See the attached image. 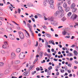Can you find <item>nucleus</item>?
I'll use <instances>...</instances> for the list:
<instances>
[{
  "label": "nucleus",
  "instance_id": "nucleus-1",
  "mask_svg": "<svg viewBox=\"0 0 78 78\" xmlns=\"http://www.w3.org/2000/svg\"><path fill=\"white\" fill-rule=\"evenodd\" d=\"M30 71H25L23 73L22 75L24 76H29L30 75Z\"/></svg>",
  "mask_w": 78,
  "mask_h": 78
},
{
  "label": "nucleus",
  "instance_id": "nucleus-2",
  "mask_svg": "<svg viewBox=\"0 0 78 78\" xmlns=\"http://www.w3.org/2000/svg\"><path fill=\"white\" fill-rule=\"evenodd\" d=\"M19 33L20 34V39H23L25 37L23 34L21 32H19Z\"/></svg>",
  "mask_w": 78,
  "mask_h": 78
},
{
  "label": "nucleus",
  "instance_id": "nucleus-3",
  "mask_svg": "<svg viewBox=\"0 0 78 78\" xmlns=\"http://www.w3.org/2000/svg\"><path fill=\"white\" fill-rule=\"evenodd\" d=\"M76 17H77V15L75 14H73L71 16V19H72L73 20H74L75 19H76Z\"/></svg>",
  "mask_w": 78,
  "mask_h": 78
},
{
  "label": "nucleus",
  "instance_id": "nucleus-4",
  "mask_svg": "<svg viewBox=\"0 0 78 78\" xmlns=\"http://www.w3.org/2000/svg\"><path fill=\"white\" fill-rule=\"evenodd\" d=\"M24 57H25V55H23V52L21 53L19 56L20 59H23Z\"/></svg>",
  "mask_w": 78,
  "mask_h": 78
},
{
  "label": "nucleus",
  "instance_id": "nucleus-5",
  "mask_svg": "<svg viewBox=\"0 0 78 78\" xmlns=\"http://www.w3.org/2000/svg\"><path fill=\"white\" fill-rule=\"evenodd\" d=\"M6 30L9 33H11L12 31V30L11 27H7L6 29Z\"/></svg>",
  "mask_w": 78,
  "mask_h": 78
},
{
  "label": "nucleus",
  "instance_id": "nucleus-6",
  "mask_svg": "<svg viewBox=\"0 0 78 78\" xmlns=\"http://www.w3.org/2000/svg\"><path fill=\"white\" fill-rule=\"evenodd\" d=\"M48 20L51 21V23L54 21V17L53 16H50L48 18Z\"/></svg>",
  "mask_w": 78,
  "mask_h": 78
},
{
  "label": "nucleus",
  "instance_id": "nucleus-7",
  "mask_svg": "<svg viewBox=\"0 0 78 78\" xmlns=\"http://www.w3.org/2000/svg\"><path fill=\"white\" fill-rule=\"evenodd\" d=\"M44 54V52L43 51L40 52L39 53V58L41 59L43 56V54Z\"/></svg>",
  "mask_w": 78,
  "mask_h": 78
},
{
  "label": "nucleus",
  "instance_id": "nucleus-8",
  "mask_svg": "<svg viewBox=\"0 0 78 78\" xmlns=\"http://www.w3.org/2000/svg\"><path fill=\"white\" fill-rule=\"evenodd\" d=\"M51 23L52 25H54V26H56L58 24V23L56 22V21H53L52 22H51Z\"/></svg>",
  "mask_w": 78,
  "mask_h": 78
},
{
  "label": "nucleus",
  "instance_id": "nucleus-9",
  "mask_svg": "<svg viewBox=\"0 0 78 78\" xmlns=\"http://www.w3.org/2000/svg\"><path fill=\"white\" fill-rule=\"evenodd\" d=\"M58 9L60 12H64V10L62 9V7H61L60 6H59L58 7Z\"/></svg>",
  "mask_w": 78,
  "mask_h": 78
},
{
  "label": "nucleus",
  "instance_id": "nucleus-10",
  "mask_svg": "<svg viewBox=\"0 0 78 78\" xmlns=\"http://www.w3.org/2000/svg\"><path fill=\"white\" fill-rule=\"evenodd\" d=\"M15 56H16V55L14 52H12L11 54V58H12V59H13V58H15Z\"/></svg>",
  "mask_w": 78,
  "mask_h": 78
},
{
  "label": "nucleus",
  "instance_id": "nucleus-11",
  "mask_svg": "<svg viewBox=\"0 0 78 78\" xmlns=\"http://www.w3.org/2000/svg\"><path fill=\"white\" fill-rule=\"evenodd\" d=\"M61 12L59 11H57L55 13V16H58V15H59L60 14Z\"/></svg>",
  "mask_w": 78,
  "mask_h": 78
},
{
  "label": "nucleus",
  "instance_id": "nucleus-12",
  "mask_svg": "<svg viewBox=\"0 0 78 78\" xmlns=\"http://www.w3.org/2000/svg\"><path fill=\"white\" fill-rule=\"evenodd\" d=\"M62 13L61 12H60V13L58 15V17L61 18V17H62L63 16H64V13H63V12Z\"/></svg>",
  "mask_w": 78,
  "mask_h": 78
},
{
  "label": "nucleus",
  "instance_id": "nucleus-13",
  "mask_svg": "<svg viewBox=\"0 0 78 78\" xmlns=\"http://www.w3.org/2000/svg\"><path fill=\"white\" fill-rule=\"evenodd\" d=\"M27 6H28L32 7L34 6V5H33V4L30 2H29L27 4Z\"/></svg>",
  "mask_w": 78,
  "mask_h": 78
},
{
  "label": "nucleus",
  "instance_id": "nucleus-14",
  "mask_svg": "<svg viewBox=\"0 0 78 78\" xmlns=\"http://www.w3.org/2000/svg\"><path fill=\"white\" fill-rule=\"evenodd\" d=\"M75 4L73 3L71 5V9H73V8H74L75 7Z\"/></svg>",
  "mask_w": 78,
  "mask_h": 78
},
{
  "label": "nucleus",
  "instance_id": "nucleus-15",
  "mask_svg": "<svg viewBox=\"0 0 78 78\" xmlns=\"http://www.w3.org/2000/svg\"><path fill=\"white\" fill-rule=\"evenodd\" d=\"M21 51V49H20V48H17L16 50V53H20Z\"/></svg>",
  "mask_w": 78,
  "mask_h": 78
},
{
  "label": "nucleus",
  "instance_id": "nucleus-16",
  "mask_svg": "<svg viewBox=\"0 0 78 78\" xmlns=\"http://www.w3.org/2000/svg\"><path fill=\"white\" fill-rule=\"evenodd\" d=\"M9 69H7L5 71L4 73H5V74L6 75H7V74H8V73H9Z\"/></svg>",
  "mask_w": 78,
  "mask_h": 78
},
{
  "label": "nucleus",
  "instance_id": "nucleus-17",
  "mask_svg": "<svg viewBox=\"0 0 78 78\" xmlns=\"http://www.w3.org/2000/svg\"><path fill=\"white\" fill-rule=\"evenodd\" d=\"M49 44H52L53 45H55V44L54 43V41L53 40H50L49 41Z\"/></svg>",
  "mask_w": 78,
  "mask_h": 78
},
{
  "label": "nucleus",
  "instance_id": "nucleus-18",
  "mask_svg": "<svg viewBox=\"0 0 78 78\" xmlns=\"http://www.w3.org/2000/svg\"><path fill=\"white\" fill-rule=\"evenodd\" d=\"M9 38L11 39H12V40L14 39V38H13V37H14V36L12 35L11 34H10L9 35Z\"/></svg>",
  "mask_w": 78,
  "mask_h": 78
},
{
  "label": "nucleus",
  "instance_id": "nucleus-19",
  "mask_svg": "<svg viewBox=\"0 0 78 78\" xmlns=\"http://www.w3.org/2000/svg\"><path fill=\"white\" fill-rule=\"evenodd\" d=\"M1 52L2 55H5V54H6V52H5V51L4 50H1Z\"/></svg>",
  "mask_w": 78,
  "mask_h": 78
},
{
  "label": "nucleus",
  "instance_id": "nucleus-20",
  "mask_svg": "<svg viewBox=\"0 0 78 78\" xmlns=\"http://www.w3.org/2000/svg\"><path fill=\"white\" fill-rule=\"evenodd\" d=\"M24 31H26V33H25V35L26 37H28V36H29V34L28 33V32L26 30H24Z\"/></svg>",
  "mask_w": 78,
  "mask_h": 78
},
{
  "label": "nucleus",
  "instance_id": "nucleus-21",
  "mask_svg": "<svg viewBox=\"0 0 78 78\" xmlns=\"http://www.w3.org/2000/svg\"><path fill=\"white\" fill-rule=\"evenodd\" d=\"M72 9H73L72 11L73 12L75 13L76 12V10H77V9L74 8Z\"/></svg>",
  "mask_w": 78,
  "mask_h": 78
},
{
  "label": "nucleus",
  "instance_id": "nucleus-22",
  "mask_svg": "<svg viewBox=\"0 0 78 78\" xmlns=\"http://www.w3.org/2000/svg\"><path fill=\"white\" fill-rule=\"evenodd\" d=\"M62 33L63 35L65 36V35H66V34L67 33V31H66V30H65L62 31Z\"/></svg>",
  "mask_w": 78,
  "mask_h": 78
},
{
  "label": "nucleus",
  "instance_id": "nucleus-23",
  "mask_svg": "<svg viewBox=\"0 0 78 78\" xmlns=\"http://www.w3.org/2000/svg\"><path fill=\"white\" fill-rule=\"evenodd\" d=\"M47 1H44L43 2V4L44 6H47Z\"/></svg>",
  "mask_w": 78,
  "mask_h": 78
},
{
  "label": "nucleus",
  "instance_id": "nucleus-24",
  "mask_svg": "<svg viewBox=\"0 0 78 78\" xmlns=\"http://www.w3.org/2000/svg\"><path fill=\"white\" fill-rule=\"evenodd\" d=\"M69 10H70V7H67L65 9V11L66 12H68V11H69Z\"/></svg>",
  "mask_w": 78,
  "mask_h": 78
},
{
  "label": "nucleus",
  "instance_id": "nucleus-25",
  "mask_svg": "<svg viewBox=\"0 0 78 78\" xmlns=\"http://www.w3.org/2000/svg\"><path fill=\"white\" fill-rule=\"evenodd\" d=\"M51 74V70H48L47 72V75H50Z\"/></svg>",
  "mask_w": 78,
  "mask_h": 78
},
{
  "label": "nucleus",
  "instance_id": "nucleus-26",
  "mask_svg": "<svg viewBox=\"0 0 78 78\" xmlns=\"http://www.w3.org/2000/svg\"><path fill=\"white\" fill-rule=\"evenodd\" d=\"M20 62L19 60H17L15 62V63L16 64H19Z\"/></svg>",
  "mask_w": 78,
  "mask_h": 78
},
{
  "label": "nucleus",
  "instance_id": "nucleus-27",
  "mask_svg": "<svg viewBox=\"0 0 78 78\" xmlns=\"http://www.w3.org/2000/svg\"><path fill=\"white\" fill-rule=\"evenodd\" d=\"M67 56H73V54L71 53H68V55H67Z\"/></svg>",
  "mask_w": 78,
  "mask_h": 78
},
{
  "label": "nucleus",
  "instance_id": "nucleus-28",
  "mask_svg": "<svg viewBox=\"0 0 78 78\" xmlns=\"http://www.w3.org/2000/svg\"><path fill=\"white\" fill-rule=\"evenodd\" d=\"M2 48H4L5 49H6V48H7V46L6 45L3 44L2 46Z\"/></svg>",
  "mask_w": 78,
  "mask_h": 78
},
{
  "label": "nucleus",
  "instance_id": "nucleus-29",
  "mask_svg": "<svg viewBox=\"0 0 78 78\" xmlns=\"http://www.w3.org/2000/svg\"><path fill=\"white\" fill-rule=\"evenodd\" d=\"M50 7L51 9H53L54 8V5L53 4H51L50 5Z\"/></svg>",
  "mask_w": 78,
  "mask_h": 78
},
{
  "label": "nucleus",
  "instance_id": "nucleus-30",
  "mask_svg": "<svg viewBox=\"0 0 78 78\" xmlns=\"http://www.w3.org/2000/svg\"><path fill=\"white\" fill-rule=\"evenodd\" d=\"M53 3H54V2L53 1V0H51L49 2V4L51 5V4H53Z\"/></svg>",
  "mask_w": 78,
  "mask_h": 78
},
{
  "label": "nucleus",
  "instance_id": "nucleus-31",
  "mask_svg": "<svg viewBox=\"0 0 78 78\" xmlns=\"http://www.w3.org/2000/svg\"><path fill=\"white\" fill-rule=\"evenodd\" d=\"M28 28H29L30 31V32H32L33 31H32V27L31 26H30V27H29Z\"/></svg>",
  "mask_w": 78,
  "mask_h": 78
},
{
  "label": "nucleus",
  "instance_id": "nucleus-32",
  "mask_svg": "<svg viewBox=\"0 0 78 78\" xmlns=\"http://www.w3.org/2000/svg\"><path fill=\"white\" fill-rule=\"evenodd\" d=\"M37 60H38V58H36L33 63V64H35V63H36V62H37Z\"/></svg>",
  "mask_w": 78,
  "mask_h": 78
},
{
  "label": "nucleus",
  "instance_id": "nucleus-33",
  "mask_svg": "<svg viewBox=\"0 0 78 78\" xmlns=\"http://www.w3.org/2000/svg\"><path fill=\"white\" fill-rule=\"evenodd\" d=\"M4 66V63L3 62H0V67H2Z\"/></svg>",
  "mask_w": 78,
  "mask_h": 78
},
{
  "label": "nucleus",
  "instance_id": "nucleus-34",
  "mask_svg": "<svg viewBox=\"0 0 78 78\" xmlns=\"http://www.w3.org/2000/svg\"><path fill=\"white\" fill-rule=\"evenodd\" d=\"M66 20V17H63V18H62L61 19V20H62L63 22L65 21Z\"/></svg>",
  "mask_w": 78,
  "mask_h": 78
},
{
  "label": "nucleus",
  "instance_id": "nucleus-35",
  "mask_svg": "<svg viewBox=\"0 0 78 78\" xmlns=\"http://www.w3.org/2000/svg\"><path fill=\"white\" fill-rule=\"evenodd\" d=\"M31 35L32 36V38H34V34L33 33V31L31 32Z\"/></svg>",
  "mask_w": 78,
  "mask_h": 78
},
{
  "label": "nucleus",
  "instance_id": "nucleus-36",
  "mask_svg": "<svg viewBox=\"0 0 78 78\" xmlns=\"http://www.w3.org/2000/svg\"><path fill=\"white\" fill-rule=\"evenodd\" d=\"M4 45H8V42H7V41H5L4 42Z\"/></svg>",
  "mask_w": 78,
  "mask_h": 78
},
{
  "label": "nucleus",
  "instance_id": "nucleus-37",
  "mask_svg": "<svg viewBox=\"0 0 78 78\" xmlns=\"http://www.w3.org/2000/svg\"><path fill=\"white\" fill-rule=\"evenodd\" d=\"M71 15H72V13H71V12H69L68 14H67L68 16L69 17H70V16Z\"/></svg>",
  "mask_w": 78,
  "mask_h": 78
},
{
  "label": "nucleus",
  "instance_id": "nucleus-38",
  "mask_svg": "<svg viewBox=\"0 0 78 78\" xmlns=\"http://www.w3.org/2000/svg\"><path fill=\"white\" fill-rule=\"evenodd\" d=\"M63 7L64 8H66L67 7V4L65 3L63 4Z\"/></svg>",
  "mask_w": 78,
  "mask_h": 78
},
{
  "label": "nucleus",
  "instance_id": "nucleus-39",
  "mask_svg": "<svg viewBox=\"0 0 78 78\" xmlns=\"http://www.w3.org/2000/svg\"><path fill=\"white\" fill-rule=\"evenodd\" d=\"M67 3L69 5L70 4V2H71V0H67Z\"/></svg>",
  "mask_w": 78,
  "mask_h": 78
},
{
  "label": "nucleus",
  "instance_id": "nucleus-40",
  "mask_svg": "<svg viewBox=\"0 0 78 78\" xmlns=\"http://www.w3.org/2000/svg\"><path fill=\"white\" fill-rule=\"evenodd\" d=\"M12 76H16V73H13L11 75Z\"/></svg>",
  "mask_w": 78,
  "mask_h": 78
},
{
  "label": "nucleus",
  "instance_id": "nucleus-41",
  "mask_svg": "<svg viewBox=\"0 0 78 78\" xmlns=\"http://www.w3.org/2000/svg\"><path fill=\"white\" fill-rule=\"evenodd\" d=\"M37 15L38 17H42V15L41 14H39V13H37Z\"/></svg>",
  "mask_w": 78,
  "mask_h": 78
},
{
  "label": "nucleus",
  "instance_id": "nucleus-42",
  "mask_svg": "<svg viewBox=\"0 0 78 78\" xmlns=\"http://www.w3.org/2000/svg\"><path fill=\"white\" fill-rule=\"evenodd\" d=\"M18 13L19 14H20V11H21V10H20V9L19 8L18 9Z\"/></svg>",
  "mask_w": 78,
  "mask_h": 78
},
{
  "label": "nucleus",
  "instance_id": "nucleus-43",
  "mask_svg": "<svg viewBox=\"0 0 78 78\" xmlns=\"http://www.w3.org/2000/svg\"><path fill=\"white\" fill-rule=\"evenodd\" d=\"M52 69V66H50L48 68V69L49 70H51V69Z\"/></svg>",
  "mask_w": 78,
  "mask_h": 78
},
{
  "label": "nucleus",
  "instance_id": "nucleus-44",
  "mask_svg": "<svg viewBox=\"0 0 78 78\" xmlns=\"http://www.w3.org/2000/svg\"><path fill=\"white\" fill-rule=\"evenodd\" d=\"M74 53L75 54V55H76L78 54V52H77V51H74Z\"/></svg>",
  "mask_w": 78,
  "mask_h": 78
},
{
  "label": "nucleus",
  "instance_id": "nucleus-45",
  "mask_svg": "<svg viewBox=\"0 0 78 78\" xmlns=\"http://www.w3.org/2000/svg\"><path fill=\"white\" fill-rule=\"evenodd\" d=\"M47 37H51V34H49Z\"/></svg>",
  "mask_w": 78,
  "mask_h": 78
},
{
  "label": "nucleus",
  "instance_id": "nucleus-46",
  "mask_svg": "<svg viewBox=\"0 0 78 78\" xmlns=\"http://www.w3.org/2000/svg\"><path fill=\"white\" fill-rule=\"evenodd\" d=\"M0 29L1 31H5V29L2 28H1Z\"/></svg>",
  "mask_w": 78,
  "mask_h": 78
},
{
  "label": "nucleus",
  "instance_id": "nucleus-47",
  "mask_svg": "<svg viewBox=\"0 0 78 78\" xmlns=\"http://www.w3.org/2000/svg\"><path fill=\"white\" fill-rule=\"evenodd\" d=\"M31 19L34 22H35V20L34 19V18H31Z\"/></svg>",
  "mask_w": 78,
  "mask_h": 78
},
{
  "label": "nucleus",
  "instance_id": "nucleus-48",
  "mask_svg": "<svg viewBox=\"0 0 78 78\" xmlns=\"http://www.w3.org/2000/svg\"><path fill=\"white\" fill-rule=\"evenodd\" d=\"M36 70L37 71H39L40 70V69H39V67H37L36 68Z\"/></svg>",
  "mask_w": 78,
  "mask_h": 78
},
{
  "label": "nucleus",
  "instance_id": "nucleus-49",
  "mask_svg": "<svg viewBox=\"0 0 78 78\" xmlns=\"http://www.w3.org/2000/svg\"><path fill=\"white\" fill-rule=\"evenodd\" d=\"M23 45L24 47H26L27 46V44L26 43H24Z\"/></svg>",
  "mask_w": 78,
  "mask_h": 78
},
{
  "label": "nucleus",
  "instance_id": "nucleus-50",
  "mask_svg": "<svg viewBox=\"0 0 78 78\" xmlns=\"http://www.w3.org/2000/svg\"><path fill=\"white\" fill-rule=\"evenodd\" d=\"M38 46V42L37 41H36V44L35 45V47H37Z\"/></svg>",
  "mask_w": 78,
  "mask_h": 78
},
{
  "label": "nucleus",
  "instance_id": "nucleus-51",
  "mask_svg": "<svg viewBox=\"0 0 78 78\" xmlns=\"http://www.w3.org/2000/svg\"><path fill=\"white\" fill-rule=\"evenodd\" d=\"M0 20L2 21H3V18L2 17H0Z\"/></svg>",
  "mask_w": 78,
  "mask_h": 78
},
{
  "label": "nucleus",
  "instance_id": "nucleus-52",
  "mask_svg": "<svg viewBox=\"0 0 78 78\" xmlns=\"http://www.w3.org/2000/svg\"><path fill=\"white\" fill-rule=\"evenodd\" d=\"M61 73H64V70L61 69Z\"/></svg>",
  "mask_w": 78,
  "mask_h": 78
},
{
  "label": "nucleus",
  "instance_id": "nucleus-53",
  "mask_svg": "<svg viewBox=\"0 0 78 78\" xmlns=\"http://www.w3.org/2000/svg\"><path fill=\"white\" fill-rule=\"evenodd\" d=\"M66 38H70V36H67L65 37Z\"/></svg>",
  "mask_w": 78,
  "mask_h": 78
},
{
  "label": "nucleus",
  "instance_id": "nucleus-54",
  "mask_svg": "<svg viewBox=\"0 0 78 78\" xmlns=\"http://www.w3.org/2000/svg\"><path fill=\"white\" fill-rule=\"evenodd\" d=\"M42 27L44 29H47V27L45 26H42Z\"/></svg>",
  "mask_w": 78,
  "mask_h": 78
},
{
  "label": "nucleus",
  "instance_id": "nucleus-55",
  "mask_svg": "<svg viewBox=\"0 0 78 78\" xmlns=\"http://www.w3.org/2000/svg\"><path fill=\"white\" fill-rule=\"evenodd\" d=\"M33 67V66H30V67H29L30 69V70H31L32 69V68Z\"/></svg>",
  "mask_w": 78,
  "mask_h": 78
},
{
  "label": "nucleus",
  "instance_id": "nucleus-56",
  "mask_svg": "<svg viewBox=\"0 0 78 78\" xmlns=\"http://www.w3.org/2000/svg\"><path fill=\"white\" fill-rule=\"evenodd\" d=\"M27 27H28V28L29 27H30L31 26L30 25V24L29 23H28L27 24Z\"/></svg>",
  "mask_w": 78,
  "mask_h": 78
},
{
  "label": "nucleus",
  "instance_id": "nucleus-57",
  "mask_svg": "<svg viewBox=\"0 0 78 78\" xmlns=\"http://www.w3.org/2000/svg\"><path fill=\"white\" fill-rule=\"evenodd\" d=\"M74 62L76 64H78V62L77 61H74Z\"/></svg>",
  "mask_w": 78,
  "mask_h": 78
},
{
  "label": "nucleus",
  "instance_id": "nucleus-58",
  "mask_svg": "<svg viewBox=\"0 0 78 78\" xmlns=\"http://www.w3.org/2000/svg\"><path fill=\"white\" fill-rule=\"evenodd\" d=\"M56 75H59V72H57L56 73Z\"/></svg>",
  "mask_w": 78,
  "mask_h": 78
},
{
  "label": "nucleus",
  "instance_id": "nucleus-59",
  "mask_svg": "<svg viewBox=\"0 0 78 78\" xmlns=\"http://www.w3.org/2000/svg\"><path fill=\"white\" fill-rule=\"evenodd\" d=\"M48 57L49 58H50L51 57V55H50V54H48L47 55Z\"/></svg>",
  "mask_w": 78,
  "mask_h": 78
},
{
  "label": "nucleus",
  "instance_id": "nucleus-60",
  "mask_svg": "<svg viewBox=\"0 0 78 78\" xmlns=\"http://www.w3.org/2000/svg\"><path fill=\"white\" fill-rule=\"evenodd\" d=\"M75 38V36H72L71 38V39H73Z\"/></svg>",
  "mask_w": 78,
  "mask_h": 78
},
{
  "label": "nucleus",
  "instance_id": "nucleus-61",
  "mask_svg": "<svg viewBox=\"0 0 78 78\" xmlns=\"http://www.w3.org/2000/svg\"><path fill=\"white\" fill-rule=\"evenodd\" d=\"M17 29H18V30H20V27L19 26H18L17 27Z\"/></svg>",
  "mask_w": 78,
  "mask_h": 78
},
{
  "label": "nucleus",
  "instance_id": "nucleus-62",
  "mask_svg": "<svg viewBox=\"0 0 78 78\" xmlns=\"http://www.w3.org/2000/svg\"><path fill=\"white\" fill-rule=\"evenodd\" d=\"M71 64H68V66L69 67H71Z\"/></svg>",
  "mask_w": 78,
  "mask_h": 78
},
{
  "label": "nucleus",
  "instance_id": "nucleus-63",
  "mask_svg": "<svg viewBox=\"0 0 78 78\" xmlns=\"http://www.w3.org/2000/svg\"><path fill=\"white\" fill-rule=\"evenodd\" d=\"M61 5V2H58V5Z\"/></svg>",
  "mask_w": 78,
  "mask_h": 78
},
{
  "label": "nucleus",
  "instance_id": "nucleus-64",
  "mask_svg": "<svg viewBox=\"0 0 78 78\" xmlns=\"http://www.w3.org/2000/svg\"><path fill=\"white\" fill-rule=\"evenodd\" d=\"M75 25L76 26H78V23H76Z\"/></svg>",
  "mask_w": 78,
  "mask_h": 78
}]
</instances>
